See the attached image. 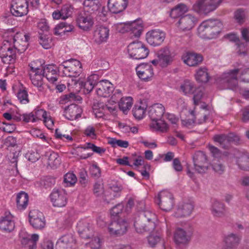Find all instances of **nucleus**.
<instances>
[{"mask_svg": "<svg viewBox=\"0 0 249 249\" xmlns=\"http://www.w3.org/2000/svg\"><path fill=\"white\" fill-rule=\"evenodd\" d=\"M29 5L27 0H13L12 4V12L16 17H22L28 14Z\"/></svg>", "mask_w": 249, "mask_h": 249, "instance_id": "19", "label": "nucleus"}, {"mask_svg": "<svg viewBox=\"0 0 249 249\" xmlns=\"http://www.w3.org/2000/svg\"><path fill=\"white\" fill-rule=\"evenodd\" d=\"M222 0H196L193 6L194 11L207 14L215 10Z\"/></svg>", "mask_w": 249, "mask_h": 249, "instance_id": "11", "label": "nucleus"}, {"mask_svg": "<svg viewBox=\"0 0 249 249\" xmlns=\"http://www.w3.org/2000/svg\"><path fill=\"white\" fill-rule=\"evenodd\" d=\"M29 221L30 225L37 230H41L46 226V220L43 213L37 210L30 211Z\"/></svg>", "mask_w": 249, "mask_h": 249, "instance_id": "14", "label": "nucleus"}, {"mask_svg": "<svg viewBox=\"0 0 249 249\" xmlns=\"http://www.w3.org/2000/svg\"><path fill=\"white\" fill-rule=\"evenodd\" d=\"M151 121L150 126L153 130L161 132H165L168 130V126L162 118Z\"/></svg>", "mask_w": 249, "mask_h": 249, "instance_id": "46", "label": "nucleus"}, {"mask_svg": "<svg viewBox=\"0 0 249 249\" xmlns=\"http://www.w3.org/2000/svg\"><path fill=\"white\" fill-rule=\"evenodd\" d=\"M195 77L198 82L202 83L207 82L210 79L208 70L205 67L199 68L196 71Z\"/></svg>", "mask_w": 249, "mask_h": 249, "instance_id": "48", "label": "nucleus"}, {"mask_svg": "<svg viewBox=\"0 0 249 249\" xmlns=\"http://www.w3.org/2000/svg\"><path fill=\"white\" fill-rule=\"evenodd\" d=\"M178 91L187 96H190L193 94V100L195 105L198 104L203 95L202 90L196 88L194 83L189 80H185L180 83Z\"/></svg>", "mask_w": 249, "mask_h": 249, "instance_id": "6", "label": "nucleus"}, {"mask_svg": "<svg viewBox=\"0 0 249 249\" xmlns=\"http://www.w3.org/2000/svg\"><path fill=\"white\" fill-rule=\"evenodd\" d=\"M210 210L213 215L215 217H223L226 213L225 205L217 200H213Z\"/></svg>", "mask_w": 249, "mask_h": 249, "instance_id": "37", "label": "nucleus"}, {"mask_svg": "<svg viewBox=\"0 0 249 249\" xmlns=\"http://www.w3.org/2000/svg\"><path fill=\"white\" fill-rule=\"evenodd\" d=\"M234 159L239 167L245 170H249V159L246 155L239 151H236L234 154Z\"/></svg>", "mask_w": 249, "mask_h": 249, "instance_id": "44", "label": "nucleus"}, {"mask_svg": "<svg viewBox=\"0 0 249 249\" xmlns=\"http://www.w3.org/2000/svg\"><path fill=\"white\" fill-rule=\"evenodd\" d=\"M129 31L132 37H139L143 31V23L142 20L138 19L128 22Z\"/></svg>", "mask_w": 249, "mask_h": 249, "instance_id": "38", "label": "nucleus"}, {"mask_svg": "<svg viewBox=\"0 0 249 249\" xmlns=\"http://www.w3.org/2000/svg\"><path fill=\"white\" fill-rule=\"evenodd\" d=\"M74 26L71 24L62 22L57 24L54 28V34L56 36H63L73 31Z\"/></svg>", "mask_w": 249, "mask_h": 249, "instance_id": "43", "label": "nucleus"}, {"mask_svg": "<svg viewBox=\"0 0 249 249\" xmlns=\"http://www.w3.org/2000/svg\"><path fill=\"white\" fill-rule=\"evenodd\" d=\"M77 228L80 235L83 238H89L93 233L92 227L88 221L82 220L77 223Z\"/></svg>", "mask_w": 249, "mask_h": 249, "instance_id": "31", "label": "nucleus"}, {"mask_svg": "<svg viewBox=\"0 0 249 249\" xmlns=\"http://www.w3.org/2000/svg\"><path fill=\"white\" fill-rule=\"evenodd\" d=\"M146 107L143 106H135L133 108V115L135 118L138 120L142 119L143 118L145 114Z\"/></svg>", "mask_w": 249, "mask_h": 249, "instance_id": "53", "label": "nucleus"}, {"mask_svg": "<svg viewBox=\"0 0 249 249\" xmlns=\"http://www.w3.org/2000/svg\"><path fill=\"white\" fill-rule=\"evenodd\" d=\"M50 198L54 207H64L68 202L67 194L63 189H54L50 195Z\"/></svg>", "mask_w": 249, "mask_h": 249, "instance_id": "15", "label": "nucleus"}, {"mask_svg": "<svg viewBox=\"0 0 249 249\" xmlns=\"http://www.w3.org/2000/svg\"><path fill=\"white\" fill-rule=\"evenodd\" d=\"M101 4V0H84L83 4L87 10L91 13L98 11Z\"/></svg>", "mask_w": 249, "mask_h": 249, "instance_id": "51", "label": "nucleus"}, {"mask_svg": "<svg viewBox=\"0 0 249 249\" xmlns=\"http://www.w3.org/2000/svg\"><path fill=\"white\" fill-rule=\"evenodd\" d=\"M134 166L136 168H139L140 166H143L144 169H149L150 166L148 164H144L143 158L141 156H137L133 160V163L132 166Z\"/></svg>", "mask_w": 249, "mask_h": 249, "instance_id": "62", "label": "nucleus"}, {"mask_svg": "<svg viewBox=\"0 0 249 249\" xmlns=\"http://www.w3.org/2000/svg\"><path fill=\"white\" fill-rule=\"evenodd\" d=\"M97 80L98 76L96 74L90 75L85 82H80L79 87L76 90H79L80 89H83L85 93H89L93 89L94 87H96Z\"/></svg>", "mask_w": 249, "mask_h": 249, "instance_id": "36", "label": "nucleus"}, {"mask_svg": "<svg viewBox=\"0 0 249 249\" xmlns=\"http://www.w3.org/2000/svg\"><path fill=\"white\" fill-rule=\"evenodd\" d=\"M174 241L178 245H185L190 240V235L188 231L181 228H178L174 233Z\"/></svg>", "mask_w": 249, "mask_h": 249, "instance_id": "30", "label": "nucleus"}, {"mask_svg": "<svg viewBox=\"0 0 249 249\" xmlns=\"http://www.w3.org/2000/svg\"><path fill=\"white\" fill-rule=\"evenodd\" d=\"M222 23L217 19H209L202 22L197 29L200 37L211 39L217 36L220 32Z\"/></svg>", "mask_w": 249, "mask_h": 249, "instance_id": "3", "label": "nucleus"}, {"mask_svg": "<svg viewBox=\"0 0 249 249\" xmlns=\"http://www.w3.org/2000/svg\"><path fill=\"white\" fill-rule=\"evenodd\" d=\"M227 37L230 41L236 42L237 53L239 54H245L246 49V46L244 43H240L238 37L236 35L231 34L227 35Z\"/></svg>", "mask_w": 249, "mask_h": 249, "instance_id": "50", "label": "nucleus"}, {"mask_svg": "<svg viewBox=\"0 0 249 249\" xmlns=\"http://www.w3.org/2000/svg\"><path fill=\"white\" fill-rule=\"evenodd\" d=\"M128 3V0H108V10L112 14H120L126 9Z\"/></svg>", "mask_w": 249, "mask_h": 249, "instance_id": "22", "label": "nucleus"}, {"mask_svg": "<svg viewBox=\"0 0 249 249\" xmlns=\"http://www.w3.org/2000/svg\"><path fill=\"white\" fill-rule=\"evenodd\" d=\"M133 103L132 98L130 96H127L121 98L118 105L120 109L124 113L127 114V112L131 109Z\"/></svg>", "mask_w": 249, "mask_h": 249, "instance_id": "45", "label": "nucleus"}, {"mask_svg": "<svg viewBox=\"0 0 249 249\" xmlns=\"http://www.w3.org/2000/svg\"><path fill=\"white\" fill-rule=\"evenodd\" d=\"M241 71L240 78L241 81L249 82V69H235L228 72H224L220 79V83L224 85L225 89H229L237 91L238 89L237 76L238 73Z\"/></svg>", "mask_w": 249, "mask_h": 249, "instance_id": "1", "label": "nucleus"}, {"mask_svg": "<svg viewBox=\"0 0 249 249\" xmlns=\"http://www.w3.org/2000/svg\"><path fill=\"white\" fill-rule=\"evenodd\" d=\"M194 209V205L191 202H179L174 212V215L177 217H182L189 216Z\"/></svg>", "mask_w": 249, "mask_h": 249, "instance_id": "26", "label": "nucleus"}, {"mask_svg": "<svg viewBox=\"0 0 249 249\" xmlns=\"http://www.w3.org/2000/svg\"><path fill=\"white\" fill-rule=\"evenodd\" d=\"M84 134L91 139H95L97 137L96 127L92 125H88L84 130Z\"/></svg>", "mask_w": 249, "mask_h": 249, "instance_id": "57", "label": "nucleus"}, {"mask_svg": "<svg viewBox=\"0 0 249 249\" xmlns=\"http://www.w3.org/2000/svg\"><path fill=\"white\" fill-rule=\"evenodd\" d=\"M134 199L130 198L127 202L124 210V205L122 204H119L112 208L111 210L110 213L112 216H118L124 212H128L134 205Z\"/></svg>", "mask_w": 249, "mask_h": 249, "instance_id": "42", "label": "nucleus"}, {"mask_svg": "<svg viewBox=\"0 0 249 249\" xmlns=\"http://www.w3.org/2000/svg\"><path fill=\"white\" fill-rule=\"evenodd\" d=\"M215 142H218L222 147L226 148L228 147L231 142H237L239 141V137L232 133L228 135H217L213 137Z\"/></svg>", "mask_w": 249, "mask_h": 249, "instance_id": "27", "label": "nucleus"}, {"mask_svg": "<svg viewBox=\"0 0 249 249\" xmlns=\"http://www.w3.org/2000/svg\"><path fill=\"white\" fill-rule=\"evenodd\" d=\"M16 202L17 208L18 210H24L28 205L29 196L28 194L23 191L17 194L16 197Z\"/></svg>", "mask_w": 249, "mask_h": 249, "instance_id": "41", "label": "nucleus"}, {"mask_svg": "<svg viewBox=\"0 0 249 249\" xmlns=\"http://www.w3.org/2000/svg\"><path fill=\"white\" fill-rule=\"evenodd\" d=\"M61 71L59 66L57 67L54 65H48L45 67H43V74L48 81L53 84H54L59 77V72Z\"/></svg>", "mask_w": 249, "mask_h": 249, "instance_id": "25", "label": "nucleus"}, {"mask_svg": "<svg viewBox=\"0 0 249 249\" xmlns=\"http://www.w3.org/2000/svg\"><path fill=\"white\" fill-rule=\"evenodd\" d=\"M196 22V18L190 15H187L179 19L177 23V26L181 30H189L194 27Z\"/></svg>", "mask_w": 249, "mask_h": 249, "instance_id": "28", "label": "nucleus"}, {"mask_svg": "<svg viewBox=\"0 0 249 249\" xmlns=\"http://www.w3.org/2000/svg\"><path fill=\"white\" fill-rule=\"evenodd\" d=\"M136 71L138 76L145 81L151 80L154 75L153 69L152 66L148 64H140L136 67Z\"/></svg>", "mask_w": 249, "mask_h": 249, "instance_id": "21", "label": "nucleus"}, {"mask_svg": "<svg viewBox=\"0 0 249 249\" xmlns=\"http://www.w3.org/2000/svg\"><path fill=\"white\" fill-rule=\"evenodd\" d=\"M120 188L117 186L111 187L108 191L105 192V196L107 200H111L119 196Z\"/></svg>", "mask_w": 249, "mask_h": 249, "instance_id": "55", "label": "nucleus"}, {"mask_svg": "<svg viewBox=\"0 0 249 249\" xmlns=\"http://www.w3.org/2000/svg\"><path fill=\"white\" fill-rule=\"evenodd\" d=\"M61 11L62 15V19L65 20L72 16L73 8L71 5L66 4L62 7Z\"/></svg>", "mask_w": 249, "mask_h": 249, "instance_id": "56", "label": "nucleus"}, {"mask_svg": "<svg viewBox=\"0 0 249 249\" xmlns=\"http://www.w3.org/2000/svg\"><path fill=\"white\" fill-rule=\"evenodd\" d=\"M188 11V7L185 4L179 3L171 9L170 16L172 18H177L182 16Z\"/></svg>", "mask_w": 249, "mask_h": 249, "instance_id": "49", "label": "nucleus"}, {"mask_svg": "<svg viewBox=\"0 0 249 249\" xmlns=\"http://www.w3.org/2000/svg\"><path fill=\"white\" fill-rule=\"evenodd\" d=\"M159 58V65L162 67H166L170 65L173 60L171 53L168 48H163L157 53Z\"/></svg>", "mask_w": 249, "mask_h": 249, "instance_id": "32", "label": "nucleus"}, {"mask_svg": "<svg viewBox=\"0 0 249 249\" xmlns=\"http://www.w3.org/2000/svg\"><path fill=\"white\" fill-rule=\"evenodd\" d=\"M76 23L78 27L84 31H89L93 27L94 19L91 15L87 13H81L76 18Z\"/></svg>", "mask_w": 249, "mask_h": 249, "instance_id": "17", "label": "nucleus"}, {"mask_svg": "<svg viewBox=\"0 0 249 249\" xmlns=\"http://www.w3.org/2000/svg\"><path fill=\"white\" fill-rule=\"evenodd\" d=\"M59 69L66 76L76 77L82 72L81 62L75 59H71L64 61L59 65Z\"/></svg>", "mask_w": 249, "mask_h": 249, "instance_id": "7", "label": "nucleus"}, {"mask_svg": "<svg viewBox=\"0 0 249 249\" xmlns=\"http://www.w3.org/2000/svg\"><path fill=\"white\" fill-rule=\"evenodd\" d=\"M17 51L8 40L4 39L0 47V57L2 61L6 64L13 65L17 58Z\"/></svg>", "mask_w": 249, "mask_h": 249, "instance_id": "8", "label": "nucleus"}, {"mask_svg": "<svg viewBox=\"0 0 249 249\" xmlns=\"http://www.w3.org/2000/svg\"><path fill=\"white\" fill-rule=\"evenodd\" d=\"M4 39L8 40L16 50L20 53L24 52L28 46L29 36L24 33H17L8 31L4 34Z\"/></svg>", "mask_w": 249, "mask_h": 249, "instance_id": "4", "label": "nucleus"}, {"mask_svg": "<svg viewBox=\"0 0 249 249\" xmlns=\"http://www.w3.org/2000/svg\"><path fill=\"white\" fill-rule=\"evenodd\" d=\"M147 241L149 246L153 248L161 241V237L158 233H152L148 236Z\"/></svg>", "mask_w": 249, "mask_h": 249, "instance_id": "59", "label": "nucleus"}, {"mask_svg": "<svg viewBox=\"0 0 249 249\" xmlns=\"http://www.w3.org/2000/svg\"><path fill=\"white\" fill-rule=\"evenodd\" d=\"M157 221L155 214L149 211H146L144 212L143 216L141 220L136 221L134 225L138 232L151 231L155 229Z\"/></svg>", "mask_w": 249, "mask_h": 249, "instance_id": "5", "label": "nucleus"}, {"mask_svg": "<svg viewBox=\"0 0 249 249\" xmlns=\"http://www.w3.org/2000/svg\"><path fill=\"white\" fill-rule=\"evenodd\" d=\"M112 84L107 80H103L96 84V93L100 97H107L109 96L113 90Z\"/></svg>", "mask_w": 249, "mask_h": 249, "instance_id": "20", "label": "nucleus"}, {"mask_svg": "<svg viewBox=\"0 0 249 249\" xmlns=\"http://www.w3.org/2000/svg\"><path fill=\"white\" fill-rule=\"evenodd\" d=\"M183 62L190 67L198 65L203 61L202 56L198 53L193 52H187L182 56Z\"/></svg>", "mask_w": 249, "mask_h": 249, "instance_id": "29", "label": "nucleus"}, {"mask_svg": "<svg viewBox=\"0 0 249 249\" xmlns=\"http://www.w3.org/2000/svg\"><path fill=\"white\" fill-rule=\"evenodd\" d=\"M77 181L76 176L71 172L66 174L64 177V182L66 186H71L73 185Z\"/></svg>", "mask_w": 249, "mask_h": 249, "instance_id": "54", "label": "nucleus"}, {"mask_svg": "<svg viewBox=\"0 0 249 249\" xmlns=\"http://www.w3.org/2000/svg\"><path fill=\"white\" fill-rule=\"evenodd\" d=\"M108 143L113 147L119 146L123 148H127L129 145V143L127 141L117 140L115 138L109 139Z\"/></svg>", "mask_w": 249, "mask_h": 249, "instance_id": "58", "label": "nucleus"}, {"mask_svg": "<svg viewBox=\"0 0 249 249\" xmlns=\"http://www.w3.org/2000/svg\"><path fill=\"white\" fill-rule=\"evenodd\" d=\"M189 114L190 115V118L189 119H182V124L186 126H189L194 124L195 122V120H197L198 123L201 124L205 122L207 114L203 112L202 114H203V118H201L200 117V114H197L196 115L194 114V111H188Z\"/></svg>", "mask_w": 249, "mask_h": 249, "instance_id": "40", "label": "nucleus"}, {"mask_svg": "<svg viewBox=\"0 0 249 249\" xmlns=\"http://www.w3.org/2000/svg\"><path fill=\"white\" fill-rule=\"evenodd\" d=\"M148 113L151 120L162 118L165 113V107L161 104H155L148 108Z\"/></svg>", "mask_w": 249, "mask_h": 249, "instance_id": "35", "label": "nucleus"}, {"mask_svg": "<svg viewBox=\"0 0 249 249\" xmlns=\"http://www.w3.org/2000/svg\"><path fill=\"white\" fill-rule=\"evenodd\" d=\"M127 53L130 57L136 59L146 58L149 54V50L141 41L133 42L127 46Z\"/></svg>", "mask_w": 249, "mask_h": 249, "instance_id": "9", "label": "nucleus"}, {"mask_svg": "<svg viewBox=\"0 0 249 249\" xmlns=\"http://www.w3.org/2000/svg\"><path fill=\"white\" fill-rule=\"evenodd\" d=\"M39 42L40 44L45 49H48L52 46V39L47 37L45 35H41L39 38Z\"/></svg>", "mask_w": 249, "mask_h": 249, "instance_id": "61", "label": "nucleus"}, {"mask_svg": "<svg viewBox=\"0 0 249 249\" xmlns=\"http://www.w3.org/2000/svg\"><path fill=\"white\" fill-rule=\"evenodd\" d=\"M193 162L195 170L199 173H205L210 166L206 155L202 151H197L195 153Z\"/></svg>", "mask_w": 249, "mask_h": 249, "instance_id": "12", "label": "nucleus"}, {"mask_svg": "<svg viewBox=\"0 0 249 249\" xmlns=\"http://www.w3.org/2000/svg\"><path fill=\"white\" fill-rule=\"evenodd\" d=\"M128 225L124 219H120L111 222L108 226V231L111 235H122L127 231Z\"/></svg>", "mask_w": 249, "mask_h": 249, "instance_id": "18", "label": "nucleus"}, {"mask_svg": "<svg viewBox=\"0 0 249 249\" xmlns=\"http://www.w3.org/2000/svg\"><path fill=\"white\" fill-rule=\"evenodd\" d=\"M241 237L236 234L230 233L225 235L223 239L225 247L223 249H231L236 247L239 243Z\"/></svg>", "mask_w": 249, "mask_h": 249, "instance_id": "39", "label": "nucleus"}, {"mask_svg": "<svg viewBox=\"0 0 249 249\" xmlns=\"http://www.w3.org/2000/svg\"><path fill=\"white\" fill-rule=\"evenodd\" d=\"M29 74L32 84L39 91H43L44 89L45 82L42 62L38 60L32 61L29 64Z\"/></svg>", "mask_w": 249, "mask_h": 249, "instance_id": "2", "label": "nucleus"}, {"mask_svg": "<svg viewBox=\"0 0 249 249\" xmlns=\"http://www.w3.org/2000/svg\"><path fill=\"white\" fill-rule=\"evenodd\" d=\"M19 239L22 245L28 246L29 249H36V242L39 239V235L36 233L29 234L24 229L19 233Z\"/></svg>", "mask_w": 249, "mask_h": 249, "instance_id": "16", "label": "nucleus"}, {"mask_svg": "<svg viewBox=\"0 0 249 249\" xmlns=\"http://www.w3.org/2000/svg\"><path fill=\"white\" fill-rule=\"evenodd\" d=\"M17 97L21 104H26L29 103L28 94L25 89H20L17 93Z\"/></svg>", "mask_w": 249, "mask_h": 249, "instance_id": "60", "label": "nucleus"}, {"mask_svg": "<svg viewBox=\"0 0 249 249\" xmlns=\"http://www.w3.org/2000/svg\"><path fill=\"white\" fill-rule=\"evenodd\" d=\"M91 238V240L89 243V246L94 249H97L101 247V241L100 238L97 236H94L93 233L92 236H91L89 238Z\"/></svg>", "mask_w": 249, "mask_h": 249, "instance_id": "63", "label": "nucleus"}, {"mask_svg": "<svg viewBox=\"0 0 249 249\" xmlns=\"http://www.w3.org/2000/svg\"><path fill=\"white\" fill-rule=\"evenodd\" d=\"M82 112V108L74 104L71 105L65 108L64 116L69 120H74L81 117Z\"/></svg>", "mask_w": 249, "mask_h": 249, "instance_id": "33", "label": "nucleus"}, {"mask_svg": "<svg viewBox=\"0 0 249 249\" xmlns=\"http://www.w3.org/2000/svg\"><path fill=\"white\" fill-rule=\"evenodd\" d=\"M112 30L116 32L124 33L129 31L128 22H121L114 24L112 26Z\"/></svg>", "mask_w": 249, "mask_h": 249, "instance_id": "52", "label": "nucleus"}, {"mask_svg": "<svg viewBox=\"0 0 249 249\" xmlns=\"http://www.w3.org/2000/svg\"><path fill=\"white\" fill-rule=\"evenodd\" d=\"M156 203L163 211H170L174 205L173 195L168 191H161L155 198Z\"/></svg>", "mask_w": 249, "mask_h": 249, "instance_id": "10", "label": "nucleus"}, {"mask_svg": "<svg viewBox=\"0 0 249 249\" xmlns=\"http://www.w3.org/2000/svg\"><path fill=\"white\" fill-rule=\"evenodd\" d=\"M247 12L242 9H239L234 12V18L239 23H243L246 16Z\"/></svg>", "mask_w": 249, "mask_h": 249, "instance_id": "64", "label": "nucleus"}, {"mask_svg": "<svg viewBox=\"0 0 249 249\" xmlns=\"http://www.w3.org/2000/svg\"><path fill=\"white\" fill-rule=\"evenodd\" d=\"M15 228V222L13 216L10 213H6L5 215L0 218V230L11 232Z\"/></svg>", "mask_w": 249, "mask_h": 249, "instance_id": "34", "label": "nucleus"}, {"mask_svg": "<svg viewBox=\"0 0 249 249\" xmlns=\"http://www.w3.org/2000/svg\"><path fill=\"white\" fill-rule=\"evenodd\" d=\"M109 30L107 27L100 26L94 31L93 36V41L97 45L106 42L109 37Z\"/></svg>", "mask_w": 249, "mask_h": 249, "instance_id": "23", "label": "nucleus"}, {"mask_svg": "<svg viewBox=\"0 0 249 249\" xmlns=\"http://www.w3.org/2000/svg\"><path fill=\"white\" fill-rule=\"evenodd\" d=\"M76 242L71 234H68L62 236L57 240L56 244V249H73Z\"/></svg>", "mask_w": 249, "mask_h": 249, "instance_id": "24", "label": "nucleus"}, {"mask_svg": "<svg viewBox=\"0 0 249 249\" xmlns=\"http://www.w3.org/2000/svg\"><path fill=\"white\" fill-rule=\"evenodd\" d=\"M47 164L52 168H56L60 164V159L58 154L54 152H48L46 154Z\"/></svg>", "mask_w": 249, "mask_h": 249, "instance_id": "47", "label": "nucleus"}, {"mask_svg": "<svg viewBox=\"0 0 249 249\" xmlns=\"http://www.w3.org/2000/svg\"><path fill=\"white\" fill-rule=\"evenodd\" d=\"M166 36L165 32L160 29L151 30L145 35L147 43L153 46H158L164 41Z\"/></svg>", "mask_w": 249, "mask_h": 249, "instance_id": "13", "label": "nucleus"}]
</instances>
